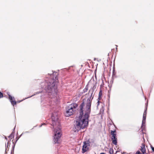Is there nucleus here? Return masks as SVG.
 <instances>
[{
	"instance_id": "1",
	"label": "nucleus",
	"mask_w": 154,
	"mask_h": 154,
	"mask_svg": "<svg viewBox=\"0 0 154 154\" xmlns=\"http://www.w3.org/2000/svg\"><path fill=\"white\" fill-rule=\"evenodd\" d=\"M91 83L93 84V86L90 89L88 94H90V96L87 98L85 103L84 101H83L79 106V115L75 124V128L78 131L81 129L84 128L88 125V118L91 112V103L93 98L92 95L96 87V83L94 81L90 84Z\"/></svg>"
},
{
	"instance_id": "2",
	"label": "nucleus",
	"mask_w": 154,
	"mask_h": 154,
	"mask_svg": "<svg viewBox=\"0 0 154 154\" xmlns=\"http://www.w3.org/2000/svg\"><path fill=\"white\" fill-rule=\"evenodd\" d=\"M58 74L54 72L52 73H48L50 78L41 83V87L44 89L46 92L45 95L49 99V105L50 106H55L58 103L57 83L58 82L57 76Z\"/></svg>"
},
{
	"instance_id": "3",
	"label": "nucleus",
	"mask_w": 154,
	"mask_h": 154,
	"mask_svg": "<svg viewBox=\"0 0 154 154\" xmlns=\"http://www.w3.org/2000/svg\"><path fill=\"white\" fill-rule=\"evenodd\" d=\"M51 119L52 124L51 125L53 127L54 134L53 141L55 143H59L61 135V128L57 113L55 112L52 113Z\"/></svg>"
},
{
	"instance_id": "4",
	"label": "nucleus",
	"mask_w": 154,
	"mask_h": 154,
	"mask_svg": "<svg viewBox=\"0 0 154 154\" xmlns=\"http://www.w3.org/2000/svg\"><path fill=\"white\" fill-rule=\"evenodd\" d=\"M78 106V105L75 103L71 104L69 105L66 108V112L64 114L65 116L68 117L72 115L74 111Z\"/></svg>"
},
{
	"instance_id": "5",
	"label": "nucleus",
	"mask_w": 154,
	"mask_h": 154,
	"mask_svg": "<svg viewBox=\"0 0 154 154\" xmlns=\"http://www.w3.org/2000/svg\"><path fill=\"white\" fill-rule=\"evenodd\" d=\"M116 132V130H114L113 131H111V134L112 135L111 137V140L112 141L113 144L115 145H116L117 144V137L116 136V134L115 133Z\"/></svg>"
},
{
	"instance_id": "6",
	"label": "nucleus",
	"mask_w": 154,
	"mask_h": 154,
	"mask_svg": "<svg viewBox=\"0 0 154 154\" xmlns=\"http://www.w3.org/2000/svg\"><path fill=\"white\" fill-rule=\"evenodd\" d=\"M90 142L89 141H87L84 142V145L83 146L82 149V153L86 152L89 149L90 146Z\"/></svg>"
},
{
	"instance_id": "7",
	"label": "nucleus",
	"mask_w": 154,
	"mask_h": 154,
	"mask_svg": "<svg viewBox=\"0 0 154 154\" xmlns=\"http://www.w3.org/2000/svg\"><path fill=\"white\" fill-rule=\"evenodd\" d=\"M9 96V98L11 104L14 106L16 103V102L15 101V99L14 97H12L10 94H8Z\"/></svg>"
},
{
	"instance_id": "8",
	"label": "nucleus",
	"mask_w": 154,
	"mask_h": 154,
	"mask_svg": "<svg viewBox=\"0 0 154 154\" xmlns=\"http://www.w3.org/2000/svg\"><path fill=\"white\" fill-rule=\"evenodd\" d=\"M146 118H144V117L143 118V120H142V125H141V131H143L145 129V123L146 122Z\"/></svg>"
},
{
	"instance_id": "9",
	"label": "nucleus",
	"mask_w": 154,
	"mask_h": 154,
	"mask_svg": "<svg viewBox=\"0 0 154 154\" xmlns=\"http://www.w3.org/2000/svg\"><path fill=\"white\" fill-rule=\"evenodd\" d=\"M94 82V80H90L88 82L87 85L86 86V87L85 88L83 89V92H82V93H85V92H86L88 90V85H90V83L91 82Z\"/></svg>"
},
{
	"instance_id": "10",
	"label": "nucleus",
	"mask_w": 154,
	"mask_h": 154,
	"mask_svg": "<svg viewBox=\"0 0 154 154\" xmlns=\"http://www.w3.org/2000/svg\"><path fill=\"white\" fill-rule=\"evenodd\" d=\"M8 137L10 139V140L9 141H8L7 143V146L6 144V147H7V148L8 147V144L9 143H10V141L11 140L12 138H14V132H12V133L10 134V135Z\"/></svg>"
},
{
	"instance_id": "11",
	"label": "nucleus",
	"mask_w": 154,
	"mask_h": 154,
	"mask_svg": "<svg viewBox=\"0 0 154 154\" xmlns=\"http://www.w3.org/2000/svg\"><path fill=\"white\" fill-rule=\"evenodd\" d=\"M141 147V149H140V150L142 152L143 154L146 153V149L145 148V146L144 143H142V144Z\"/></svg>"
},
{
	"instance_id": "12",
	"label": "nucleus",
	"mask_w": 154,
	"mask_h": 154,
	"mask_svg": "<svg viewBox=\"0 0 154 154\" xmlns=\"http://www.w3.org/2000/svg\"><path fill=\"white\" fill-rule=\"evenodd\" d=\"M102 92L101 91H100L99 92V97L98 99L99 100H98V102H97L98 104L97 105V106H98L99 105V103L100 102L99 101V100H100L101 97V96H102Z\"/></svg>"
},
{
	"instance_id": "13",
	"label": "nucleus",
	"mask_w": 154,
	"mask_h": 154,
	"mask_svg": "<svg viewBox=\"0 0 154 154\" xmlns=\"http://www.w3.org/2000/svg\"><path fill=\"white\" fill-rule=\"evenodd\" d=\"M147 109V107H146V108H145V110L144 111V113H143V118H144V117L145 118H146V113H147V112H146Z\"/></svg>"
},
{
	"instance_id": "14",
	"label": "nucleus",
	"mask_w": 154,
	"mask_h": 154,
	"mask_svg": "<svg viewBox=\"0 0 154 154\" xmlns=\"http://www.w3.org/2000/svg\"><path fill=\"white\" fill-rule=\"evenodd\" d=\"M13 146L12 147V149H11V153L12 154L13 153V152H14V149L15 146V143H14V142H13Z\"/></svg>"
},
{
	"instance_id": "15",
	"label": "nucleus",
	"mask_w": 154,
	"mask_h": 154,
	"mask_svg": "<svg viewBox=\"0 0 154 154\" xmlns=\"http://www.w3.org/2000/svg\"><path fill=\"white\" fill-rule=\"evenodd\" d=\"M42 91H39V92H37L35 93V94L33 95H32L31 96H30V97H27V98H26H26H29V97H32L33 96L35 95H36V94H38L40 93H42Z\"/></svg>"
},
{
	"instance_id": "16",
	"label": "nucleus",
	"mask_w": 154,
	"mask_h": 154,
	"mask_svg": "<svg viewBox=\"0 0 154 154\" xmlns=\"http://www.w3.org/2000/svg\"><path fill=\"white\" fill-rule=\"evenodd\" d=\"M110 154H113V150L112 149H110V150L109 152Z\"/></svg>"
},
{
	"instance_id": "17",
	"label": "nucleus",
	"mask_w": 154,
	"mask_h": 154,
	"mask_svg": "<svg viewBox=\"0 0 154 154\" xmlns=\"http://www.w3.org/2000/svg\"><path fill=\"white\" fill-rule=\"evenodd\" d=\"M3 97V94L1 92H0V98L2 97Z\"/></svg>"
},
{
	"instance_id": "18",
	"label": "nucleus",
	"mask_w": 154,
	"mask_h": 154,
	"mask_svg": "<svg viewBox=\"0 0 154 154\" xmlns=\"http://www.w3.org/2000/svg\"><path fill=\"white\" fill-rule=\"evenodd\" d=\"M135 154H141V153L140 151H138L136 152Z\"/></svg>"
},
{
	"instance_id": "19",
	"label": "nucleus",
	"mask_w": 154,
	"mask_h": 154,
	"mask_svg": "<svg viewBox=\"0 0 154 154\" xmlns=\"http://www.w3.org/2000/svg\"><path fill=\"white\" fill-rule=\"evenodd\" d=\"M151 148L152 149V150L154 152V148L152 146H151Z\"/></svg>"
},
{
	"instance_id": "20",
	"label": "nucleus",
	"mask_w": 154,
	"mask_h": 154,
	"mask_svg": "<svg viewBox=\"0 0 154 154\" xmlns=\"http://www.w3.org/2000/svg\"><path fill=\"white\" fill-rule=\"evenodd\" d=\"M45 125L46 124L45 123H43L42 124V125L39 126V127H41L42 126V125Z\"/></svg>"
},
{
	"instance_id": "21",
	"label": "nucleus",
	"mask_w": 154,
	"mask_h": 154,
	"mask_svg": "<svg viewBox=\"0 0 154 154\" xmlns=\"http://www.w3.org/2000/svg\"><path fill=\"white\" fill-rule=\"evenodd\" d=\"M21 135L20 137L18 138H17V137L16 138V142H17V141L19 139V138L21 136Z\"/></svg>"
},
{
	"instance_id": "22",
	"label": "nucleus",
	"mask_w": 154,
	"mask_h": 154,
	"mask_svg": "<svg viewBox=\"0 0 154 154\" xmlns=\"http://www.w3.org/2000/svg\"><path fill=\"white\" fill-rule=\"evenodd\" d=\"M108 105H109V102H108Z\"/></svg>"
},
{
	"instance_id": "23",
	"label": "nucleus",
	"mask_w": 154,
	"mask_h": 154,
	"mask_svg": "<svg viewBox=\"0 0 154 154\" xmlns=\"http://www.w3.org/2000/svg\"><path fill=\"white\" fill-rule=\"evenodd\" d=\"M5 139H6L7 140V138L6 137H5Z\"/></svg>"
},
{
	"instance_id": "24",
	"label": "nucleus",
	"mask_w": 154,
	"mask_h": 154,
	"mask_svg": "<svg viewBox=\"0 0 154 154\" xmlns=\"http://www.w3.org/2000/svg\"><path fill=\"white\" fill-rule=\"evenodd\" d=\"M116 50L117 49V47L116 48Z\"/></svg>"
},
{
	"instance_id": "25",
	"label": "nucleus",
	"mask_w": 154,
	"mask_h": 154,
	"mask_svg": "<svg viewBox=\"0 0 154 154\" xmlns=\"http://www.w3.org/2000/svg\"><path fill=\"white\" fill-rule=\"evenodd\" d=\"M5 150H6V149H5ZM5 151H6V150H5Z\"/></svg>"
}]
</instances>
